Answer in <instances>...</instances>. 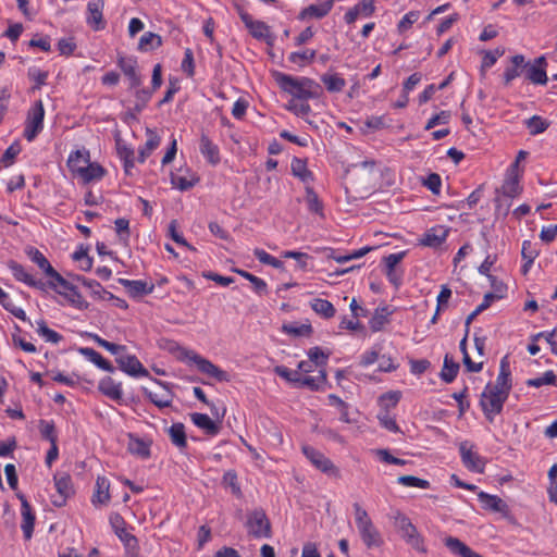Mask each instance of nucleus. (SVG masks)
I'll use <instances>...</instances> for the list:
<instances>
[{
  "label": "nucleus",
  "instance_id": "nucleus-1",
  "mask_svg": "<svg viewBox=\"0 0 557 557\" xmlns=\"http://www.w3.org/2000/svg\"><path fill=\"white\" fill-rule=\"evenodd\" d=\"M276 82L284 91L299 100L317 99L322 95V87L308 77L296 78L283 73L276 75Z\"/></svg>",
  "mask_w": 557,
  "mask_h": 557
},
{
  "label": "nucleus",
  "instance_id": "nucleus-2",
  "mask_svg": "<svg viewBox=\"0 0 557 557\" xmlns=\"http://www.w3.org/2000/svg\"><path fill=\"white\" fill-rule=\"evenodd\" d=\"M393 520L394 527L401 539L417 552L425 554L426 547L424 545V539L413 525L410 518L401 511L396 510L393 515Z\"/></svg>",
  "mask_w": 557,
  "mask_h": 557
},
{
  "label": "nucleus",
  "instance_id": "nucleus-3",
  "mask_svg": "<svg viewBox=\"0 0 557 557\" xmlns=\"http://www.w3.org/2000/svg\"><path fill=\"white\" fill-rule=\"evenodd\" d=\"M355 521L360 533V537L368 548L380 547L383 539L379 530L374 527L366 509L358 503L354 504Z\"/></svg>",
  "mask_w": 557,
  "mask_h": 557
},
{
  "label": "nucleus",
  "instance_id": "nucleus-4",
  "mask_svg": "<svg viewBox=\"0 0 557 557\" xmlns=\"http://www.w3.org/2000/svg\"><path fill=\"white\" fill-rule=\"evenodd\" d=\"M178 351H180V355H178L180 359L194 362L200 372H202L211 377H214L220 382L228 381L227 372L218 368L210 360L201 357L200 355L196 354L193 350H188L185 348L178 347Z\"/></svg>",
  "mask_w": 557,
  "mask_h": 557
},
{
  "label": "nucleus",
  "instance_id": "nucleus-5",
  "mask_svg": "<svg viewBox=\"0 0 557 557\" xmlns=\"http://www.w3.org/2000/svg\"><path fill=\"white\" fill-rule=\"evenodd\" d=\"M507 398L508 396H506L504 393L493 389L491 383L485 386L481 395L480 405L486 419L490 422H493L494 417L502 412Z\"/></svg>",
  "mask_w": 557,
  "mask_h": 557
},
{
  "label": "nucleus",
  "instance_id": "nucleus-6",
  "mask_svg": "<svg viewBox=\"0 0 557 557\" xmlns=\"http://www.w3.org/2000/svg\"><path fill=\"white\" fill-rule=\"evenodd\" d=\"M246 527L253 537H270L271 523L263 509H255L247 516Z\"/></svg>",
  "mask_w": 557,
  "mask_h": 557
},
{
  "label": "nucleus",
  "instance_id": "nucleus-7",
  "mask_svg": "<svg viewBox=\"0 0 557 557\" xmlns=\"http://www.w3.org/2000/svg\"><path fill=\"white\" fill-rule=\"evenodd\" d=\"M45 109L41 100L35 102L27 114L24 137L28 141H33L41 132L44 125Z\"/></svg>",
  "mask_w": 557,
  "mask_h": 557
},
{
  "label": "nucleus",
  "instance_id": "nucleus-8",
  "mask_svg": "<svg viewBox=\"0 0 557 557\" xmlns=\"http://www.w3.org/2000/svg\"><path fill=\"white\" fill-rule=\"evenodd\" d=\"M302 453L317 469L329 475L339 478L338 468L324 454L307 445L302 446Z\"/></svg>",
  "mask_w": 557,
  "mask_h": 557
},
{
  "label": "nucleus",
  "instance_id": "nucleus-9",
  "mask_svg": "<svg viewBox=\"0 0 557 557\" xmlns=\"http://www.w3.org/2000/svg\"><path fill=\"white\" fill-rule=\"evenodd\" d=\"M238 14L253 38L264 40L267 44H272L274 37L270 32V27L264 22L255 21L240 8H238Z\"/></svg>",
  "mask_w": 557,
  "mask_h": 557
},
{
  "label": "nucleus",
  "instance_id": "nucleus-10",
  "mask_svg": "<svg viewBox=\"0 0 557 557\" xmlns=\"http://www.w3.org/2000/svg\"><path fill=\"white\" fill-rule=\"evenodd\" d=\"M115 361L119 368L131 376H149L148 370L134 355L121 352L119 357L115 358Z\"/></svg>",
  "mask_w": 557,
  "mask_h": 557
},
{
  "label": "nucleus",
  "instance_id": "nucleus-11",
  "mask_svg": "<svg viewBox=\"0 0 557 557\" xmlns=\"http://www.w3.org/2000/svg\"><path fill=\"white\" fill-rule=\"evenodd\" d=\"M54 485L58 496L52 498V504L57 507L65 505L66 499L74 494L72 479L67 473L54 474Z\"/></svg>",
  "mask_w": 557,
  "mask_h": 557
},
{
  "label": "nucleus",
  "instance_id": "nucleus-12",
  "mask_svg": "<svg viewBox=\"0 0 557 557\" xmlns=\"http://www.w3.org/2000/svg\"><path fill=\"white\" fill-rule=\"evenodd\" d=\"M459 451L461 460L467 469L479 473L484 471L485 462L475 451H473V445H470L468 442H462L459 445Z\"/></svg>",
  "mask_w": 557,
  "mask_h": 557
},
{
  "label": "nucleus",
  "instance_id": "nucleus-13",
  "mask_svg": "<svg viewBox=\"0 0 557 557\" xmlns=\"http://www.w3.org/2000/svg\"><path fill=\"white\" fill-rule=\"evenodd\" d=\"M103 8V0H91L87 4L86 22L94 30L104 29L107 25L102 13Z\"/></svg>",
  "mask_w": 557,
  "mask_h": 557
},
{
  "label": "nucleus",
  "instance_id": "nucleus-14",
  "mask_svg": "<svg viewBox=\"0 0 557 557\" xmlns=\"http://www.w3.org/2000/svg\"><path fill=\"white\" fill-rule=\"evenodd\" d=\"M511 386H512V384H511V373H510V368H509V361H508V357L505 356L500 360L499 373L496 379V383L494 385L492 384V388L497 392L504 393L506 396H509Z\"/></svg>",
  "mask_w": 557,
  "mask_h": 557
},
{
  "label": "nucleus",
  "instance_id": "nucleus-15",
  "mask_svg": "<svg viewBox=\"0 0 557 557\" xmlns=\"http://www.w3.org/2000/svg\"><path fill=\"white\" fill-rule=\"evenodd\" d=\"M16 496L21 500V513L23 519L21 528L25 539L29 540L34 531L35 515L26 497L21 493L16 494Z\"/></svg>",
  "mask_w": 557,
  "mask_h": 557
},
{
  "label": "nucleus",
  "instance_id": "nucleus-16",
  "mask_svg": "<svg viewBox=\"0 0 557 557\" xmlns=\"http://www.w3.org/2000/svg\"><path fill=\"white\" fill-rule=\"evenodd\" d=\"M9 268H10L13 276L17 281H21V282L27 284L28 286L38 288L40 290H45L46 283H44L40 280H35L33 277V275L29 274L22 264L15 262V261H10Z\"/></svg>",
  "mask_w": 557,
  "mask_h": 557
},
{
  "label": "nucleus",
  "instance_id": "nucleus-17",
  "mask_svg": "<svg viewBox=\"0 0 557 557\" xmlns=\"http://www.w3.org/2000/svg\"><path fill=\"white\" fill-rule=\"evenodd\" d=\"M448 230L442 225L430 228L420 239V244L425 247L437 248L447 238Z\"/></svg>",
  "mask_w": 557,
  "mask_h": 557
},
{
  "label": "nucleus",
  "instance_id": "nucleus-18",
  "mask_svg": "<svg viewBox=\"0 0 557 557\" xmlns=\"http://www.w3.org/2000/svg\"><path fill=\"white\" fill-rule=\"evenodd\" d=\"M333 8V0H326L319 4H310L298 15L299 20H307V18H322L325 15L329 14V12Z\"/></svg>",
  "mask_w": 557,
  "mask_h": 557
},
{
  "label": "nucleus",
  "instance_id": "nucleus-19",
  "mask_svg": "<svg viewBox=\"0 0 557 557\" xmlns=\"http://www.w3.org/2000/svg\"><path fill=\"white\" fill-rule=\"evenodd\" d=\"M151 441L140 438L134 434H128L127 449L131 454L143 459L150 457Z\"/></svg>",
  "mask_w": 557,
  "mask_h": 557
},
{
  "label": "nucleus",
  "instance_id": "nucleus-20",
  "mask_svg": "<svg viewBox=\"0 0 557 557\" xmlns=\"http://www.w3.org/2000/svg\"><path fill=\"white\" fill-rule=\"evenodd\" d=\"M119 66L127 76L131 88H136L140 86L141 78L140 75L136 72V60L132 58L121 57L119 59Z\"/></svg>",
  "mask_w": 557,
  "mask_h": 557
},
{
  "label": "nucleus",
  "instance_id": "nucleus-21",
  "mask_svg": "<svg viewBox=\"0 0 557 557\" xmlns=\"http://www.w3.org/2000/svg\"><path fill=\"white\" fill-rule=\"evenodd\" d=\"M110 482L106 476H98L92 496L94 505H107L110 502Z\"/></svg>",
  "mask_w": 557,
  "mask_h": 557
},
{
  "label": "nucleus",
  "instance_id": "nucleus-22",
  "mask_svg": "<svg viewBox=\"0 0 557 557\" xmlns=\"http://www.w3.org/2000/svg\"><path fill=\"white\" fill-rule=\"evenodd\" d=\"M99 391L112 400L120 401L123 397L121 383H115L110 376L102 379L98 385Z\"/></svg>",
  "mask_w": 557,
  "mask_h": 557
},
{
  "label": "nucleus",
  "instance_id": "nucleus-23",
  "mask_svg": "<svg viewBox=\"0 0 557 557\" xmlns=\"http://www.w3.org/2000/svg\"><path fill=\"white\" fill-rule=\"evenodd\" d=\"M193 423L203 430L208 435H216L220 432V425L205 413L194 412L190 414Z\"/></svg>",
  "mask_w": 557,
  "mask_h": 557
},
{
  "label": "nucleus",
  "instance_id": "nucleus-24",
  "mask_svg": "<svg viewBox=\"0 0 557 557\" xmlns=\"http://www.w3.org/2000/svg\"><path fill=\"white\" fill-rule=\"evenodd\" d=\"M104 173L106 170L100 164L89 162L87 165H84V168H77L75 175L81 177L84 183H90L91 181L102 178Z\"/></svg>",
  "mask_w": 557,
  "mask_h": 557
},
{
  "label": "nucleus",
  "instance_id": "nucleus-25",
  "mask_svg": "<svg viewBox=\"0 0 557 557\" xmlns=\"http://www.w3.org/2000/svg\"><path fill=\"white\" fill-rule=\"evenodd\" d=\"M502 191L504 196L509 198H515L521 194L522 187L520 186L517 171L512 173V170H508L507 177L502 186Z\"/></svg>",
  "mask_w": 557,
  "mask_h": 557
},
{
  "label": "nucleus",
  "instance_id": "nucleus-26",
  "mask_svg": "<svg viewBox=\"0 0 557 557\" xmlns=\"http://www.w3.org/2000/svg\"><path fill=\"white\" fill-rule=\"evenodd\" d=\"M479 500L482 503L483 508L495 511L505 512L508 508L506 503L496 495H491L485 492L478 494Z\"/></svg>",
  "mask_w": 557,
  "mask_h": 557
},
{
  "label": "nucleus",
  "instance_id": "nucleus-27",
  "mask_svg": "<svg viewBox=\"0 0 557 557\" xmlns=\"http://www.w3.org/2000/svg\"><path fill=\"white\" fill-rule=\"evenodd\" d=\"M200 151L211 164L215 165L220 162V151L218 146L214 145L205 134H202L200 138Z\"/></svg>",
  "mask_w": 557,
  "mask_h": 557
},
{
  "label": "nucleus",
  "instance_id": "nucleus-28",
  "mask_svg": "<svg viewBox=\"0 0 557 557\" xmlns=\"http://www.w3.org/2000/svg\"><path fill=\"white\" fill-rule=\"evenodd\" d=\"M120 283L128 289V293L132 297L151 294L154 288L153 285L148 286V284L146 282L140 281V280L131 281V280L121 278Z\"/></svg>",
  "mask_w": 557,
  "mask_h": 557
},
{
  "label": "nucleus",
  "instance_id": "nucleus-29",
  "mask_svg": "<svg viewBox=\"0 0 557 557\" xmlns=\"http://www.w3.org/2000/svg\"><path fill=\"white\" fill-rule=\"evenodd\" d=\"M90 162V153L88 150H76L72 152L67 159V166L73 174L77 173V168H84Z\"/></svg>",
  "mask_w": 557,
  "mask_h": 557
},
{
  "label": "nucleus",
  "instance_id": "nucleus-30",
  "mask_svg": "<svg viewBox=\"0 0 557 557\" xmlns=\"http://www.w3.org/2000/svg\"><path fill=\"white\" fill-rule=\"evenodd\" d=\"M290 170L294 176L298 177L304 183H309L313 180V174L307 168V161L300 158H294L290 164Z\"/></svg>",
  "mask_w": 557,
  "mask_h": 557
},
{
  "label": "nucleus",
  "instance_id": "nucleus-31",
  "mask_svg": "<svg viewBox=\"0 0 557 557\" xmlns=\"http://www.w3.org/2000/svg\"><path fill=\"white\" fill-rule=\"evenodd\" d=\"M147 140L145 146L139 150L138 161L145 162L146 158L160 145V137L150 128H147Z\"/></svg>",
  "mask_w": 557,
  "mask_h": 557
},
{
  "label": "nucleus",
  "instance_id": "nucleus-32",
  "mask_svg": "<svg viewBox=\"0 0 557 557\" xmlns=\"http://www.w3.org/2000/svg\"><path fill=\"white\" fill-rule=\"evenodd\" d=\"M115 145L119 157L124 161L125 172L128 174L129 169L134 166V150L127 147L119 136L115 138Z\"/></svg>",
  "mask_w": 557,
  "mask_h": 557
},
{
  "label": "nucleus",
  "instance_id": "nucleus-33",
  "mask_svg": "<svg viewBox=\"0 0 557 557\" xmlns=\"http://www.w3.org/2000/svg\"><path fill=\"white\" fill-rule=\"evenodd\" d=\"M81 352L92 363H95L98 368L108 371L113 372L114 367L111 364V362L107 359H104L98 351H96L92 348H82Z\"/></svg>",
  "mask_w": 557,
  "mask_h": 557
},
{
  "label": "nucleus",
  "instance_id": "nucleus-34",
  "mask_svg": "<svg viewBox=\"0 0 557 557\" xmlns=\"http://www.w3.org/2000/svg\"><path fill=\"white\" fill-rule=\"evenodd\" d=\"M149 400L159 408L170 407L173 401V395L170 389L163 387L161 392H146Z\"/></svg>",
  "mask_w": 557,
  "mask_h": 557
},
{
  "label": "nucleus",
  "instance_id": "nucleus-35",
  "mask_svg": "<svg viewBox=\"0 0 557 557\" xmlns=\"http://www.w3.org/2000/svg\"><path fill=\"white\" fill-rule=\"evenodd\" d=\"M459 371V363L455 362L448 355L444 358L443 369L441 371V379L446 383H451Z\"/></svg>",
  "mask_w": 557,
  "mask_h": 557
},
{
  "label": "nucleus",
  "instance_id": "nucleus-36",
  "mask_svg": "<svg viewBox=\"0 0 557 557\" xmlns=\"http://www.w3.org/2000/svg\"><path fill=\"white\" fill-rule=\"evenodd\" d=\"M512 66L507 67L504 73V83L505 85H509L512 79L520 75L519 67L527 65L524 61V57L522 54H517L511 58Z\"/></svg>",
  "mask_w": 557,
  "mask_h": 557
},
{
  "label": "nucleus",
  "instance_id": "nucleus-37",
  "mask_svg": "<svg viewBox=\"0 0 557 557\" xmlns=\"http://www.w3.org/2000/svg\"><path fill=\"white\" fill-rule=\"evenodd\" d=\"M169 435L172 443L178 448H184L187 445L185 426L183 423H173L169 429Z\"/></svg>",
  "mask_w": 557,
  "mask_h": 557
},
{
  "label": "nucleus",
  "instance_id": "nucleus-38",
  "mask_svg": "<svg viewBox=\"0 0 557 557\" xmlns=\"http://www.w3.org/2000/svg\"><path fill=\"white\" fill-rule=\"evenodd\" d=\"M162 45L161 36L151 32L145 33L138 44V49L141 51L153 50Z\"/></svg>",
  "mask_w": 557,
  "mask_h": 557
},
{
  "label": "nucleus",
  "instance_id": "nucleus-39",
  "mask_svg": "<svg viewBox=\"0 0 557 557\" xmlns=\"http://www.w3.org/2000/svg\"><path fill=\"white\" fill-rule=\"evenodd\" d=\"M312 310L322 315L325 319L333 318L335 314V308L329 300L315 298L311 302Z\"/></svg>",
  "mask_w": 557,
  "mask_h": 557
},
{
  "label": "nucleus",
  "instance_id": "nucleus-40",
  "mask_svg": "<svg viewBox=\"0 0 557 557\" xmlns=\"http://www.w3.org/2000/svg\"><path fill=\"white\" fill-rule=\"evenodd\" d=\"M321 81L330 92L342 91L346 85L345 79L337 74H324L321 76Z\"/></svg>",
  "mask_w": 557,
  "mask_h": 557
},
{
  "label": "nucleus",
  "instance_id": "nucleus-41",
  "mask_svg": "<svg viewBox=\"0 0 557 557\" xmlns=\"http://www.w3.org/2000/svg\"><path fill=\"white\" fill-rule=\"evenodd\" d=\"M306 202L309 211L323 215V205L320 201L317 193L309 185L306 186Z\"/></svg>",
  "mask_w": 557,
  "mask_h": 557
},
{
  "label": "nucleus",
  "instance_id": "nucleus-42",
  "mask_svg": "<svg viewBox=\"0 0 557 557\" xmlns=\"http://www.w3.org/2000/svg\"><path fill=\"white\" fill-rule=\"evenodd\" d=\"M320 374L318 376H299L297 386H307L312 391H318L321 384L326 382V372L325 370H320Z\"/></svg>",
  "mask_w": 557,
  "mask_h": 557
},
{
  "label": "nucleus",
  "instance_id": "nucleus-43",
  "mask_svg": "<svg viewBox=\"0 0 557 557\" xmlns=\"http://www.w3.org/2000/svg\"><path fill=\"white\" fill-rule=\"evenodd\" d=\"M525 126L529 129L531 135H539L544 133L548 126L549 122L541 117L540 115H533L525 121Z\"/></svg>",
  "mask_w": 557,
  "mask_h": 557
},
{
  "label": "nucleus",
  "instance_id": "nucleus-44",
  "mask_svg": "<svg viewBox=\"0 0 557 557\" xmlns=\"http://www.w3.org/2000/svg\"><path fill=\"white\" fill-rule=\"evenodd\" d=\"M388 315L389 312L387 311V308H382L381 310L377 309L369 321L370 329L373 332L381 331L388 322Z\"/></svg>",
  "mask_w": 557,
  "mask_h": 557
},
{
  "label": "nucleus",
  "instance_id": "nucleus-45",
  "mask_svg": "<svg viewBox=\"0 0 557 557\" xmlns=\"http://www.w3.org/2000/svg\"><path fill=\"white\" fill-rule=\"evenodd\" d=\"M315 54H317L315 50L307 49L301 52H292L288 57V60L292 63L297 64L298 66H305L306 64L313 61V59L315 58Z\"/></svg>",
  "mask_w": 557,
  "mask_h": 557
},
{
  "label": "nucleus",
  "instance_id": "nucleus-46",
  "mask_svg": "<svg viewBox=\"0 0 557 557\" xmlns=\"http://www.w3.org/2000/svg\"><path fill=\"white\" fill-rule=\"evenodd\" d=\"M222 482L226 487L231 488V492L233 495H235L238 498H240L243 496V493H242V490H240V486L238 483L237 474L235 471H233V470L226 471L223 475Z\"/></svg>",
  "mask_w": 557,
  "mask_h": 557
},
{
  "label": "nucleus",
  "instance_id": "nucleus-47",
  "mask_svg": "<svg viewBox=\"0 0 557 557\" xmlns=\"http://www.w3.org/2000/svg\"><path fill=\"white\" fill-rule=\"evenodd\" d=\"M89 337L92 338V341L96 342L100 347L107 349L112 355H114L115 358L119 357L121 352H124L126 350L125 346L108 342L97 334H90Z\"/></svg>",
  "mask_w": 557,
  "mask_h": 557
},
{
  "label": "nucleus",
  "instance_id": "nucleus-48",
  "mask_svg": "<svg viewBox=\"0 0 557 557\" xmlns=\"http://www.w3.org/2000/svg\"><path fill=\"white\" fill-rule=\"evenodd\" d=\"M37 333L45 337L47 342L58 344L62 341V336L55 331L49 329L44 320L37 321Z\"/></svg>",
  "mask_w": 557,
  "mask_h": 557
},
{
  "label": "nucleus",
  "instance_id": "nucleus-49",
  "mask_svg": "<svg viewBox=\"0 0 557 557\" xmlns=\"http://www.w3.org/2000/svg\"><path fill=\"white\" fill-rule=\"evenodd\" d=\"M39 432L42 438L51 443H57L58 436L53 421L40 420Z\"/></svg>",
  "mask_w": 557,
  "mask_h": 557
},
{
  "label": "nucleus",
  "instance_id": "nucleus-50",
  "mask_svg": "<svg viewBox=\"0 0 557 557\" xmlns=\"http://www.w3.org/2000/svg\"><path fill=\"white\" fill-rule=\"evenodd\" d=\"M557 376L552 371H546L542 376L527 380V385L531 387H541L543 385H555Z\"/></svg>",
  "mask_w": 557,
  "mask_h": 557
},
{
  "label": "nucleus",
  "instance_id": "nucleus-51",
  "mask_svg": "<svg viewBox=\"0 0 557 557\" xmlns=\"http://www.w3.org/2000/svg\"><path fill=\"white\" fill-rule=\"evenodd\" d=\"M28 257L30 258V260L34 263H36L45 272V274L52 271L53 267L50 264L48 259L38 249L32 248L28 251Z\"/></svg>",
  "mask_w": 557,
  "mask_h": 557
},
{
  "label": "nucleus",
  "instance_id": "nucleus-52",
  "mask_svg": "<svg viewBox=\"0 0 557 557\" xmlns=\"http://www.w3.org/2000/svg\"><path fill=\"white\" fill-rule=\"evenodd\" d=\"M253 255L256 258L263 264H269L275 269H282L284 267L283 261L276 259L275 257L271 256L263 249H255Z\"/></svg>",
  "mask_w": 557,
  "mask_h": 557
},
{
  "label": "nucleus",
  "instance_id": "nucleus-53",
  "mask_svg": "<svg viewBox=\"0 0 557 557\" xmlns=\"http://www.w3.org/2000/svg\"><path fill=\"white\" fill-rule=\"evenodd\" d=\"M110 523L117 535V537L123 541L125 539V535H131L129 532L125 529V520L123 517L119 513H113L110 516Z\"/></svg>",
  "mask_w": 557,
  "mask_h": 557
},
{
  "label": "nucleus",
  "instance_id": "nucleus-54",
  "mask_svg": "<svg viewBox=\"0 0 557 557\" xmlns=\"http://www.w3.org/2000/svg\"><path fill=\"white\" fill-rule=\"evenodd\" d=\"M528 79L533 84L545 85L547 83L545 69L537 65H531L528 70Z\"/></svg>",
  "mask_w": 557,
  "mask_h": 557
},
{
  "label": "nucleus",
  "instance_id": "nucleus-55",
  "mask_svg": "<svg viewBox=\"0 0 557 557\" xmlns=\"http://www.w3.org/2000/svg\"><path fill=\"white\" fill-rule=\"evenodd\" d=\"M397 482L404 486L429 488L430 482L413 475H401L397 479Z\"/></svg>",
  "mask_w": 557,
  "mask_h": 557
},
{
  "label": "nucleus",
  "instance_id": "nucleus-56",
  "mask_svg": "<svg viewBox=\"0 0 557 557\" xmlns=\"http://www.w3.org/2000/svg\"><path fill=\"white\" fill-rule=\"evenodd\" d=\"M282 330L284 333L295 336H308L312 332V327L309 324H284Z\"/></svg>",
  "mask_w": 557,
  "mask_h": 557
},
{
  "label": "nucleus",
  "instance_id": "nucleus-57",
  "mask_svg": "<svg viewBox=\"0 0 557 557\" xmlns=\"http://www.w3.org/2000/svg\"><path fill=\"white\" fill-rule=\"evenodd\" d=\"M28 77L35 82V85L32 87V89H40L41 86L46 84V81L48 78V72L41 71L36 67H30L28 70Z\"/></svg>",
  "mask_w": 557,
  "mask_h": 557
},
{
  "label": "nucleus",
  "instance_id": "nucleus-58",
  "mask_svg": "<svg viewBox=\"0 0 557 557\" xmlns=\"http://www.w3.org/2000/svg\"><path fill=\"white\" fill-rule=\"evenodd\" d=\"M400 399V393L399 392H388L383 394L379 401L383 410H388L389 408L396 407Z\"/></svg>",
  "mask_w": 557,
  "mask_h": 557
},
{
  "label": "nucleus",
  "instance_id": "nucleus-59",
  "mask_svg": "<svg viewBox=\"0 0 557 557\" xmlns=\"http://www.w3.org/2000/svg\"><path fill=\"white\" fill-rule=\"evenodd\" d=\"M377 419L383 428L391 432H399V428L394 417H392L388 410H383L377 414Z\"/></svg>",
  "mask_w": 557,
  "mask_h": 557
},
{
  "label": "nucleus",
  "instance_id": "nucleus-60",
  "mask_svg": "<svg viewBox=\"0 0 557 557\" xmlns=\"http://www.w3.org/2000/svg\"><path fill=\"white\" fill-rule=\"evenodd\" d=\"M237 273L240 274L246 280H248L253 285V289L257 293L261 294V293L265 292L267 283L263 280H261L260 277H258L247 271H244V270H238Z\"/></svg>",
  "mask_w": 557,
  "mask_h": 557
},
{
  "label": "nucleus",
  "instance_id": "nucleus-61",
  "mask_svg": "<svg viewBox=\"0 0 557 557\" xmlns=\"http://www.w3.org/2000/svg\"><path fill=\"white\" fill-rule=\"evenodd\" d=\"M330 354H325L320 347H313L308 351L309 360L315 366H324Z\"/></svg>",
  "mask_w": 557,
  "mask_h": 557
},
{
  "label": "nucleus",
  "instance_id": "nucleus-62",
  "mask_svg": "<svg viewBox=\"0 0 557 557\" xmlns=\"http://www.w3.org/2000/svg\"><path fill=\"white\" fill-rule=\"evenodd\" d=\"M169 235L176 244L185 246L190 250H195V248L185 240L183 235L177 232V222L175 220L171 221L169 225Z\"/></svg>",
  "mask_w": 557,
  "mask_h": 557
},
{
  "label": "nucleus",
  "instance_id": "nucleus-63",
  "mask_svg": "<svg viewBox=\"0 0 557 557\" xmlns=\"http://www.w3.org/2000/svg\"><path fill=\"white\" fill-rule=\"evenodd\" d=\"M521 256L523 260H529V262H533L534 259L539 256V250L535 245L530 240H524L522 243Z\"/></svg>",
  "mask_w": 557,
  "mask_h": 557
},
{
  "label": "nucleus",
  "instance_id": "nucleus-64",
  "mask_svg": "<svg viewBox=\"0 0 557 557\" xmlns=\"http://www.w3.org/2000/svg\"><path fill=\"white\" fill-rule=\"evenodd\" d=\"M419 12L417 11H410L407 14L404 15V17L398 23V30L400 33L406 32L411 27L413 23H416L419 18Z\"/></svg>",
  "mask_w": 557,
  "mask_h": 557
}]
</instances>
